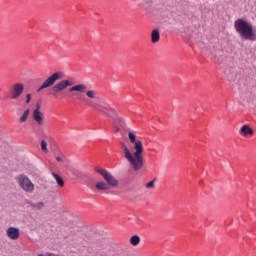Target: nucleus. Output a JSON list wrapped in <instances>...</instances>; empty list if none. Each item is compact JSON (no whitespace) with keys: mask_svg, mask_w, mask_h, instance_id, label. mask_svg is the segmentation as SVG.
Returning a JSON list of instances; mask_svg holds the SVG:
<instances>
[{"mask_svg":"<svg viewBox=\"0 0 256 256\" xmlns=\"http://www.w3.org/2000/svg\"><path fill=\"white\" fill-rule=\"evenodd\" d=\"M30 207L35 211H40V209H43V207H45V203L43 202L31 203Z\"/></svg>","mask_w":256,"mask_h":256,"instance_id":"obj_14","label":"nucleus"},{"mask_svg":"<svg viewBox=\"0 0 256 256\" xmlns=\"http://www.w3.org/2000/svg\"><path fill=\"white\" fill-rule=\"evenodd\" d=\"M41 150L43 153H49V149H47V142L45 140L41 141Z\"/></svg>","mask_w":256,"mask_h":256,"instance_id":"obj_18","label":"nucleus"},{"mask_svg":"<svg viewBox=\"0 0 256 256\" xmlns=\"http://www.w3.org/2000/svg\"><path fill=\"white\" fill-rule=\"evenodd\" d=\"M52 177H54L59 187H65V181L63 178H61V176L57 175L56 173H52Z\"/></svg>","mask_w":256,"mask_h":256,"instance_id":"obj_13","label":"nucleus"},{"mask_svg":"<svg viewBox=\"0 0 256 256\" xmlns=\"http://www.w3.org/2000/svg\"><path fill=\"white\" fill-rule=\"evenodd\" d=\"M110 188L109 184L103 181L96 183V189L98 191H107Z\"/></svg>","mask_w":256,"mask_h":256,"instance_id":"obj_11","label":"nucleus"},{"mask_svg":"<svg viewBox=\"0 0 256 256\" xmlns=\"http://www.w3.org/2000/svg\"><path fill=\"white\" fill-rule=\"evenodd\" d=\"M225 74H226V75H229V70L226 69V70H225Z\"/></svg>","mask_w":256,"mask_h":256,"instance_id":"obj_23","label":"nucleus"},{"mask_svg":"<svg viewBox=\"0 0 256 256\" xmlns=\"http://www.w3.org/2000/svg\"><path fill=\"white\" fill-rule=\"evenodd\" d=\"M31 103V94H26V104L29 105Z\"/></svg>","mask_w":256,"mask_h":256,"instance_id":"obj_19","label":"nucleus"},{"mask_svg":"<svg viewBox=\"0 0 256 256\" xmlns=\"http://www.w3.org/2000/svg\"><path fill=\"white\" fill-rule=\"evenodd\" d=\"M31 113L30 109H26L23 114L21 115L19 121L20 123H25V121H27V119H29V114Z\"/></svg>","mask_w":256,"mask_h":256,"instance_id":"obj_15","label":"nucleus"},{"mask_svg":"<svg viewBox=\"0 0 256 256\" xmlns=\"http://www.w3.org/2000/svg\"><path fill=\"white\" fill-rule=\"evenodd\" d=\"M18 187L24 191V193H34L35 192V184L33 181L29 179V176L25 174H19L15 178Z\"/></svg>","mask_w":256,"mask_h":256,"instance_id":"obj_5","label":"nucleus"},{"mask_svg":"<svg viewBox=\"0 0 256 256\" xmlns=\"http://www.w3.org/2000/svg\"><path fill=\"white\" fill-rule=\"evenodd\" d=\"M63 79V72H54L52 73L47 79L43 81L41 86L38 88L39 91H43V89H49L52 87L53 93H61V91H65V89L69 88V93H86V97L88 99H97V91L95 90H88L85 84H77L73 80H61ZM57 81H60L57 83ZM56 83V84H55Z\"/></svg>","mask_w":256,"mask_h":256,"instance_id":"obj_1","label":"nucleus"},{"mask_svg":"<svg viewBox=\"0 0 256 256\" xmlns=\"http://www.w3.org/2000/svg\"><path fill=\"white\" fill-rule=\"evenodd\" d=\"M130 143L134 144V153H131L127 145L122 144L124 159L130 163L134 171H139L143 168V142L137 140V136L133 132L128 133Z\"/></svg>","mask_w":256,"mask_h":256,"instance_id":"obj_2","label":"nucleus"},{"mask_svg":"<svg viewBox=\"0 0 256 256\" xmlns=\"http://www.w3.org/2000/svg\"><path fill=\"white\" fill-rule=\"evenodd\" d=\"M218 62L223 63V60H221V58H218Z\"/></svg>","mask_w":256,"mask_h":256,"instance_id":"obj_22","label":"nucleus"},{"mask_svg":"<svg viewBox=\"0 0 256 256\" xmlns=\"http://www.w3.org/2000/svg\"><path fill=\"white\" fill-rule=\"evenodd\" d=\"M56 161H58L59 163H61V161H63V158H61L60 156L56 157Z\"/></svg>","mask_w":256,"mask_h":256,"instance_id":"obj_21","label":"nucleus"},{"mask_svg":"<svg viewBox=\"0 0 256 256\" xmlns=\"http://www.w3.org/2000/svg\"><path fill=\"white\" fill-rule=\"evenodd\" d=\"M6 236L11 241H17V239H19V237H21V232H20L19 228L9 227L8 229H6Z\"/></svg>","mask_w":256,"mask_h":256,"instance_id":"obj_9","label":"nucleus"},{"mask_svg":"<svg viewBox=\"0 0 256 256\" xmlns=\"http://www.w3.org/2000/svg\"><path fill=\"white\" fill-rule=\"evenodd\" d=\"M130 243L133 245V247H137V245L141 243V238L137 235H134L130 238Z\"/></svg>","mask_w":256,"mask_h":256,"instance_id":"obj_16","label":"nucleus"},{"mask_svg":"<svg viewBox=\"0 0 256 256\" xmlns=\"http://www.w3.org/2000/svg\"><path fill=\"white\" fill-rule=\"evenodd\" d=\"M234 27L242 39H246L248 41H256V34L253 32V25L247 22V20L243 18L237 19L234 22Z\"/></svg>","mask_w":256,"mask_h":256,"instance_id":"obj_3","label":"nucleus"},{"mask_svg":"<svg viewBox=\"0 0 256 256\" xmlns=\"http://www.w3.org/2000/svg\"><path fill=\"white\" fill-rule=\"evenodd\" d=\"M96 171L99 173V175H101V177H103L104 181H106V184H108V186L110 187L119 186V181L117 180V178H115V176L109 173V171L101 168H98Z\"/></svg>","mask_w":256,"mask_h":256,"instance_id":"obj_6","label":"nucleus"},{"mask_svg":"<svg viewBox=\"0 0 256 256\" xmlns=\"http://www.w3.org/2000/svg\"><path fill=\"white\" fill-rule=\"evenodd\" d=\"M160 39H161V35L159 34V30H153L151 33L152 43H159Z\"/></svg>","mask_w":256,"mask_h":256,"instance_id":"obj_12","label":"nucleus"},{"mask_svg":"<svg viewBox=\"0 0 256 256\" xmlns=\"http://www.w3.org/2000/svg\"><path fill=\"white\" fill-rule=\"evenodd\" d=\"M88 107H91L95 111H99V113H103L107 117H111L112 119L117 118V111L115 109L111 108V105H109L107 102H100V103H87Z\"/></svg>","mask_w":256,"mask_h":256,"instance_id":"obj_4","label":"nucleus"},{"mask_svg":"<svg viewBox=\"0 0 256 256\" xmlns=\"http://www.w3.org/2000/svg\"><path fill=\"white\" fill-rule=\"evenodd\" d=\"M23 91H25V84L23 83L13 84L10 90L11 99L17 100L21 95H23Z\"/></svg>","mask_w":256,"mask_h":256,"instance_id":"obj_7","label":"nucleus"},{"mask_svg":"<svg viewBox=\"0 0 256 256\" xmlns=\"http://www.w3.org/2000/svg\"><path fill=\"white\" fill-rule=\"evenodd\" d=\"M235 75H228V81H234Z\"/></svg>","mask_w":256,"mask_h":256,"instance_id":"obj_20","label":"nucleus"},{"mask_svg":"<svg viewBox=\"0 0 256 256\" xmlns=\"http://www.w3.org/2000/svg\"><path fill=\"white\" fill-rule=\"evenodd\" d=\"M155 181H157V178H154L152 181L146 183V189H155Z\"/></svg>","mask_w":256,"mask_h":256,"instance_id":"obj_17","label":"nucleus"},{"mask_svg":"<svg viewBox=\"0 0 256 256\" xmlns=\"http://www.w3.org/2000/svg\"><path fill=\"white\" fill-rule=\"evenodd\" d=\"M75 96V94H72L71 97Z\"/></svg>","mask_w":256,"mask_h":256,"instance_id":"obj_24","label":"nucleus"},{"mask_svg":"<svg viewBox=\"0 0 256 256\" xmlns=\"http://www.w3.org/2000/svg\"><path fill=\"white\" fill-rule=\"evenodd\" d=\"M33 119L38 125H43L45 123L44 114L41 112V102H38L36 108L33 110Z\"/></svg>","mask_w":256,"mask_h":256,"instance_id":"obj_8","label":"nucleus"},{"mask_svg":"<svg viewBox=\"0 0 256 256\" xmlns=\"http://www.w3.org/2000/svg\"><path fill=\"white\" fill-rule=\"evenodd\" d=\"M240 135H244V137H247V135H253V129H251L249 125H243L240 128Z\"/></svg>","mask_w":256,"mask_h":256,"instance_id":"obj_10","label":"nucleus"}]
</instances>
